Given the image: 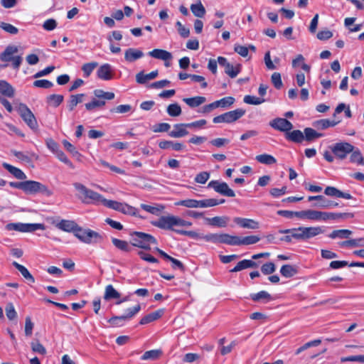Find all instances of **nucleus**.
<instances>
[{
  "mask_svg": "<svg viewBox=\"0 0 364 364\" xmlns=\"http://www.w3.org/2000/svg\"><path fill=\"white\" fill-rule=\"evenodd\" d=\"M323 134L316 132L314 129L307 127L304 130V139L307 141H312L316 139L323 136Z\"/></svg>",
  "mask_w": 364,
  "mask_h": 364,
  "instance_id": "38",
  "label": "nucleus"
},
{
  "mask_svg": "<svg viewBox=\"0 0 364 364\" xmlns=\"http://www.w3.org/2000/svg\"><path fill=\"white\" fill-rule=\"evenodd\" d=\"M148 54L152 58L163 60L165 61H167L172 58V55L171 53L162 49H154L153 50L149 52Z\"/></svg>",
  "mask_w": 364,
  "mask_h": 364,
  "instance_id": "22",
  "label": "nucleus"
},
{
  "mask_svg": "<svg viewBox=\"0 0 364 364\" xmlns=\"http://www.w3.org/2000/svg\"><path fill=\"white\" fill-rule=\"evenodd\" d=\"M141 208L145 211L154 215H158L164 209V206L162 205L151 206L143 203L141 204Z\"/></svg>",
  "mask_w": 364,
  "mask_h": 364,
  "instance_id": "57",
  "label": "nucleus"
},
{
  "mask_svg": "<svg viewBox=\"0 0 364 364\" xmlns=\"http://www.w3.org/2000/svg\"><path fill=\"white\" fill-rule=\"evenodd\" d=\"M341 363L345 362H360L364 363V355H350L347 357H342L341 358Z\"/></svg>",
  "mask_w": 364,
  "mask_h": 364,
  "instance_id": "63",
  "label": "nucleus"
},
{
  "mask_svg": "<svg viewBox=\"0 0 364 364\" xmlns=\"http://www.w3.org/2000/svg\"><path fill=\"white\" fill-rule=\"evenodd\" d=\"M235 100L233 97H225L219 100L215 101L217 107L228 108L232 106Z\"/></svg>",
  "mask_w": 364,
  "mask_h": 364,
  "instance_id": "50",
  "label": "nucleus"
},
{
  "mask_svg": "<svg viewBox=\"0 0 364 364\" xmlns=\"http://www.w3.org/2000/svg\"><path fill=\"white\" fill-rule=\"evenodd\" d=\"M309 201L316 200V203H314V206L319 208H331L333 207H336L338 205V203L334 202L331 200L326 198L325 196L322 195L318 196H310L308 197Z\"/></svg>",
  "mask_w": 364,
  "mask_h": 364,
  "instance_id": "11",
  "label": "nucleus"
},
{
  "mask_svg": "<svg viewBox=\"0 0 364 364\" xmlns=\"http://www.w3.org/2000/svg\"><path fill=\"white\" fill-rule=\"evenodd\" d=\"M250 296L251 299L255 301H258L261 299L270 300L272 299L271 295L265 291H261L257 294H251Z\"/></svg>",
  "mask_w": 364,
  "mask_h": 364,
  "instance_id": "61",
  "label": "nucleus"
},
{
  "mask_svg": "<svg viewBox=\"0 0 364 364\" xmlns=\"http://www.w3.org/2000/svg\"><path fill=\"white\" fill-rule=\"evenodd\" d=\"M32 350L35 353L45 355L46 353V348L38 341L31 342V343Z\"/></svg>",
  "mask_w": 364,
  "mask_h": 364,
  "instance_id": "64",
  "label": "nucleus"
},
{
  "mask_svg": "<svg viewBox=\"0 0 364 364\" xmlns=\"http://www.w3.org/2000/svg\"><path fill=\"white\" fill-rule=\"evenodd\" d=\"M120 297V294L113 287L112 285L109 284L105 287L104 299L109 301L111 299H116Z\"/></svg>",
  "mask_w": 364,
  "mask_h": 364,
  "instance_id": "35",
  "label": "nucleus"
},
{
  "mask_svg": "<svg viewBox=\"0 0 364 364\" xmlns=\"http://www.w3.org/2000/svg\"><path fill=\"white\" fill-rule=\"evenodd\" d=\"M321 343V341L320 339H316V340H314V341H309V342H307L306 343H305L304 345H303L302 346H301L300 348H299L296 352H295V354L296 355H299V353H301L302 351L308 349L309 348H311V347H313V346H318L320 343Z\"/></svg>",
  "mask_w": 364,
  "mask_h": 364,
  "instance_id": "60",
  "label": "nucleus"
},
{
  "mask_svg": "<svg viewBox=\"0 0 364 364\" xmlns=\"http://www.w3.org/2000/svg\"><path fill=\"white\" fill-rule=\"evenodd\" d=\"M102 240V236L100 235L98 232L92 230L90 229H87V232L86 233V238L84 243L92 244L100 242Z\"/></svg>",
  "mask_w": 364,
  "mask_h": 364,
  "instance_id": "29",
  "label": "nucleus"
},
{
  "mask_svg": "<svg viewBox=\"0 0 364 364\" xmlns=\"http://www.w3.org/2000/svg\"><path fill=\"white\" fill-rule=\"evenodd\" d=\"M324 193L328 196L342 198L345 199H352L353 196L348 193H343L333 186H327L324 190Z\"/></svg>",
  "mask_w": 364,
  "mask_h": 364,
  "instance_id": "16",
  "label": "nucleus"
},
{
  "mask_svg": "<svg viewBox=\"0 0 364 364\" xmlns=\"http://www.w3.org/2000/svg\"><path fill=\"white\" fill-rule=\"evenodd\" d=\"M338 245L341 247H364V238L351 239L338 242Z\"/></svg>",
  "mask_w": 364,
  "mask_h": 364,
  "instance_id": "37",
  "label": "nucleus"
},
{
  "mask_svg": "<svg viewBox=\"0 0 364 364\" xmlns=\"http://www.w3.org/2000/svg\"><path fill=\"white\" fill-rule=\"evenodd\" d=\"M55 226L63 231L68 232H72L75 234L78 225L73 220H61Z\"/></svg>",
  "mask_w": 364,
  "mask_h": 364,
  "instance_id": "17",
  "label": "nucleus"
},
{
  "mask_svg": "<svg viewBox=\"0 0 364 364\" xmlns=\"http://www.w3.org/2000/svg\"><path fill=\"white\" fill-rule=\"evenodd\" d=\"M246 111L243 109H236L215 117L213 119V123H232L241 118Z\"/></svg>",
  "mask_w": 364,
  "mask_h": 364,
  "instance_id": "7",
  "label": "nucleus"
},
{
  "mask_svg": "<svg viewBox=\"0 0 364 364\" xmlns=\"http://www.w3.org/2000/svg\"><path fill=\"white\" fill-rule=\"evenodd\" d=\"M241 65L237 64L235 67L229 63L225 68V73L231 78L235 77L240 72Z\"/></svg>",
  "mask_w": 364,
  "mask_h": 364,
  "instance_id": "48",
  "label": "nucleus"
},
{
  "mask_svg": "<svg viewBox=\"0 0 364 364\" xmlns=\"http://www.w3.org/2000/svg\"><path fill=\"white\" fill-rule=\"evenodd\" d=\"M208 188H213L215 192L225 196L234 197L235 196V192L229 188L225 182L211 181L208 184Z\"/></svg>",
  "mask_w": 364,
  "mask_h": 364,
  "instance_id": "10",
  "label": "nucleus"
},
{
  "mask_svg": "<svg viewBox=\"0 0 364 364\" xmlns=\"http://www.w3.org/2000/svg\"><path fill=\"white\" fill-rule=\"evenodd\" d=\"M112 242L113 245L120 250L124 252H130L132 250L131 246L125 240H122L117 238H112Z\"/></svg>",
  "mask_w": 364,
  "mask_h": 364,
  "instance_id": "45",
  "label": "nucleus"
},
{
  "mask_svg": "<svg viewBox=\"0 0 364 364\" xmlns=\"http://www.w3.org/2000/svg\"><path fill=\"white\" fill-rule=\"evenodd\" d=\"M12 264L21 272L22 276L27 280L33 283L35 282L34 277L31 274L29 271L23 265L16 262H14Z\"/></svg>",
  "mask_w": 364,
  "mask_h": 364,
  "instance_id": "42",
  "label": "nucleus"
},
{
  "mask_svg": "<svg viewBox=\"0 0 364 364\" xmlns=\"http://www.w3.org/2000/svg\"><path fill=\"white\" fill-rule=\"evenodd\" d=\"M255 159L258 162L266 165H271L277 162L274 156L267 154L257 155Z\"/></svg>",
  "mask_w": 364,
  "mask_h": 364,
  "instance_id": "44",
  "label": "nucleus"
},
{
  "mask_svg": "<svg viewBox=\"0 0 364 364\" xmlns=\"http://www.w3.org/2000/svg\"><path fill=\"white\" fill-rule=\"evenodd\" d=\"M199 200L195 199L181 200L175 203L176 205H182L190 208H199Z\"/></svg>",
  "mask_w": 364,
  "mask_h": 364,
  "instance_id": "51",
  "label": "nucleus"
},
{
  "mask_svg": "<svg viewBox=\"0 0 364 364\" xmlns=\"http://www.w3.org/2000/svg\"><path fill=\"white\" fill-rule=\"evenodd\" d=\"M280 273L283 277L289 278L294 276L297 273V270L292 265L284 264L281 267Z\"/></svg>",
  "mask_w": 364,
  "mask_h": 364,
  "instance_id": "43",
  "label": "nucleus"
},
{
  "mask_svg": "<svg viewBox=\"0 0 364 364\" xmlns=\"http://www.w3.org/2000/svg\"><path fill=\"white\" fill-rule=\"evenodd\" d=\"M84 94L72 95L68 102V108L70 111H73L77 104L82 102Z\"/></svg>",
  "mask_w": 364,
  "mask_h": 364,
  "instance_id": "40",
  "label": "nucleus"
},
{
  "mask_svg": "<svg viewBox=\"0 0 364 364\" xmlns=\"http://www.w3.org/2000/svg\"><path fill=\"white\" fill-rule=\"evenodd\" d=\"M5 313L7 318L11 321L16 323L18 314L15 309V307L12 303H7L5 306Z\"/></svg>",
  "mask_w": 364,
  "mask_h": 364,
  "instance_id": "32",
  "label": "nucleus"
},
{
  "mask_svg": "<svg viewBox=\"0 0 364 364\" xmlns=\"http://www.w3.org/2000/svg\"><path fill=\"white\" fill-rule=\"evenodd\" d=\"M352 235V231L347 229L335 230L332 231L328 237L331 239L340 238L348 239Z\"/></svg>",
  "mask_w": 364,
  "mask_h": 364,
  "instance_id": "31",
  "label": "nucleus"
},
{
  "mask_svg": "<svg viewBox=\"0 0 364 364\" xmlns=\"http://www.w3.org/2000/svg\"><path fill=\"white\" fill-rule=\"evenodd\" d=\"M354 214L351 213H328V220H338L352 218Z\"/></svg>",
  "mask_w": 364,
  "mask_h": 364,
  "instance_id": "41",
  "label": "nucleus"
},
{
  "mask_svg": "<svg viewBox=\"0 0 364 364\" xmlns=\"http://www.w3.org/2000/svg\"><path fill=\"white\" fill-rule=\"evenodd\" d=\"M350 160L352 163H357L359 165L364 164V158L359 150L351 152Z\"/></svg>",
  "mask_w": 364,
  "mask_h": 364,
  "instance_id": "58",
  "label": "nucleus"
},
{
  "mask_svg": "<svg viewBox=\"0 0 364 364\" xmlns=\"http://www.w3.org/2000/svg\"><path fill=\"white\" fill-rule=\"evenodd\" d=\"M237 237L238 236L230 235L226 233L219 234V243L228 245H237Z\"/></svg>",
  "mask_w": 364,
  "mask_h": 364,
  "instance_id": "33",
  "label": "nucleus"
},
{
  "mask_svg": "<svg viewBox=\"0 0 364 364\" xmlns=\"http://www.w3.org/2000/svg\"><path fill=\"white\" fill-rule=\"evenodd\" d=\"M294 239L297 240H307L323 232L321 227H299L296 228Z\"/></svg>",
  "mask_w": 364,
  "mask_h": 364,
  "instance_id": "5",
  "label": "nucleus"
},
{
  "mask_svg": "<svg viewBox=\"0 0 364 364\" xmlns=\"http://www.w3.org/2000/svg\"><path fill=\"white\" fill-rule=\"evenodd\" d=\"M46 227L42 223H24V232H33L37 230H44Z\"/></svg>",
  "mask_w": 364,
  "mask_h": 364,
  "instance_id": "53",
  "label": "nucleus"
},
{
  "mask_svg": "<svg viewBox=\"0 0 364 364\" xmlns=\"http://www.w3.org/2000/svg\"><path fill=\"white\" fill-rule=\"evenodd\" d=\"M73 186L80 193L79 198L82 203L87 204H103V200H105V198L100 193L87 188L85 186L80 183H75Z\"/></svg>",
  "mask_w": 364,
  "mask_h": 364,
  "instance_id": "2",
  "label": "nucleus"
},
{
  "mask_svg": "<svg viewBox=\"0 0 364 364\" xmlns=\"http://www.w3.org/2000/svg\"><path fill=\"white\" fill-rule=\"evenodd\" d=\"M311 220L326 221L328 220V212L311 210Z\"/></svg>",
  "mask_w": 364,
  "mask_h": 364,
  "instance_id": "49",
  "label": "nucleus"
},
{
  "mask_svg": "<svg viewBox=\"0 0 364 364\" xmlns=\"http://www.w3.org/2000/svg\"><path fill=\"white\" fill-rule=\"evenodd\" d=\"M332 153L338 159L343 160L353 152L354 146L348 142H338L331 146Z\"/></svg>",
  "mask_w": 364,
  "mask_h": 364,
  "instance_id": "9",
  "label": "nucleus"
},
{
  "mask_svg": "<svg viewBox=\"0 0 364 364\" xmlns=\"http://www.w3.org/2000/svg\"><path fill=\"white\" fill-rule=\"evenodd\" d=\"M23 191L27 194H36L37 193H42L46 196H50L52 192L47 186L35 181H23Z\"/></svg>",
  "mask_w": 364,
  "mask_h": 364,
  "instance_id": "8",
  "label": "nucleus"
},
{
  "mask_svg": "<svg viewBox=\"0 0 364 364\" xmlns=\"http://www.w3.org/2000/svg\"><path fill=\"white\" fill-rule=\"evenodd\" d=\"M63 95L53 94L46 97V102L51 107H58L63 102Z\"/></svg>",
  "mask_w": 364,
  "mask_h": 364,
  "instance_id": "36",
  "label": "nucleus"
},
{
  "mask_svg": "<svg viewBox=\"0 0 364 364\" xmlns=\"http://www.w3.org/2000/svg\"><path fill=\"white\" fill-rule=\"evenodd\" d=\"M206 220L210 225L224 228L227 226L229 219L227 217L215 216L212 218H206Z\"/></svg>",
  "mask_w": 364,
  "mask_h": 364,
  "instance_id": "30",
  "label": "nucleus"
},
{
  "mask_svg": "<svg viewBox=\"0 0 364 364\" xmlns=\"http://www.w3.org/2000/svg\"><path fill=\"white\" fill-rule=\"evenodd\" d=\"M162 354L161 350H151L146 351L141 356V360H157Z\"/></svg>",
  "mask_w": 364,
  "mask_h": 364,
  "instance_id": "47",
  "label": "nucleus"
},
{
  "mask_svg": "<svg viewBox=\"0 0 364 364\" xmlns=\"http://www.w3.org/2000/svg\"><path fill=\"white\" fill-rule=\"evenodd\" d=\"M183 101L191 108H195L205 102L206 98L203 96H196L193 97L183 98Z\"/></svg>",
  "mask_w": 364,
  "mask_h": 364,
  "instance_id": "24",
  "label": "nucleus"
},
{
  "mask_svg": "<svg viewBox=\"0 0 364 364\" xmlns=\"http://www.w3.org/2000/svg\"><path fill=\"white\" fill-rule=\"evenodd\" d=\"M260 237L257 235H250L244 237H237V245H249L258 242Z\"/></svg>",
  "mask_w": 364,
  "mask_h": 364,
  "instance_id": "34",
  "label": "nucleus"
},
{
  "mask_svg": "<svg viewBox=\"0 0 364 364\" xmlns=\"http://www.w3.org/2000/svg\"><path fill=\"white\" fill-rule=\"evenodd\" d=\"M159 146L162 149H168L171 148L175 151H180L184 148V145L181 143L166 140L160 141L159 143Z\"/></svg>",
  "mask_w": 364,
  "mask_h": 364,
  "instance_id": "27",
  "label": "nucleus"
},
{
  "mask_svg": "<svg viewBox=\"0 0 364 364\" xmlns=\"http://www.w3.org/2000/svg\"><path fill=\"white\" fill-rule=\"evenodd\" d=\"M97 66L98 63L97 62H91L84 64L82 66L84 77H88Z\"/></svg>",
  "mask_w": 364,
  "mask_h": 364,
  "instance_id": "52",
  "label": "nucleus"
},
{
  "mask_svg": "<svg viewBox=\"0 0 364 364\" xmlns=\"http://www.w3.org/2000/svg\"><path fill=\"white\" fill-rule=\"evenodd\" d=\"M166 111L171 117H178L181 114V108L177 103L169 105Z\"/></svg>",
  "mask_w": 364,
  "mask_h": 364,
  "instance_id": "55",
  "label": "nucleus"
},
{
  "mask_svg": "<svg viewBox=\"0 0 364 364\" xmlns=\"http://www.w3.org/2000/svg\"><path fill=\"white\" fill-rule=\"evenodd\" d=\"M191 10L193 15L198 18H202L205 14V7L203 6L200 1H198L196 4H191Z\"/></svg>",
  "mask_w": 364,
  "mask_h": 364,
  "instance_id": "39",
  "label": "nucleus"
},
{
  "mask_svg": "<svg viewBox=\"0 0 364 364\" xmlns=\"http://www.w3.org/2000/svg\"><path fill=\"white\" fill-rule=\"evenodd\" d=\"M234 222L239 226L243 228L247 229H258L259 228V223L249 218H235Z\"/></svg>",
  "mask_w": 364,
  "mask_h": 364,
  "instance_id": "15",
  "label": "nucleus"
},
{
  "mask_svg": "<svg viewBox=\"0 0 364 364\" xmlns=\"http://www.w3.org/2000/svg\"><path fill=\"white\" fill-rule=\"evenodd\" d=\"M17 112L24 122L31 129L36 130L38 129V125L36 117L26 105L23 103L19 104L18 107H17Z\"/></svg>",
  "mask_w": 364,
  "mask_h": 364,
  "instance_id": "6",
  "label": "nucleus"
},
{
  "mask_svg": "<svg viewBox=\"0 0 364 364\" xmlns=\"http://www.w3.org/2000/svg\"><path fill=\"white\" fill-rule=\"evenodd\" d=\"M257 266V263L253 260L243 259L240 261L233 269L230 270V272H237L248 268H256Z\"/></svg>",
  "mask_w": 364,
  "mask_h": 364,
  "instance_id": "19",
  "label": "nucleus"
},
{
  "mask_svg": "<svg viewBox=\"0 0 364 364\" xmlns=\"http://www.w3.org/2000/svg\"><path fill=\"white\" fill-rule=\"evenodd\" d=\"M105 103H106L105 101L103 100H100V99L97 100L96 98H94L92 100V102L86 103L85 105V106L87 110L91 111L97 107H103L105 105Z\"/></svg>",
  "mask_w": 364,
  "mask_h": 364,
  "instance_id": "54",
  "label": "nucleus"
},
{
  "mask_svg": "<svg viewBox=\"0 0 364 364\" xmlns=\"http://www.w3.org/2000/svg\"><path fill=\"white\" fill-rule=\"evenodd\" d=\"M18 48L16 46H8L4 51L0 54V60L2 62H12V66L14 69H18L21 63L22 58L20 55L13 56L14 54L17 53Z\"/></svg>",
  "mask_w": 364,
  "mask_h": 364,
  "instance_id": "4",
  "label": "nucleus"
},
{
  "mask_svg": "<svg viewBox=\"0 0 364 364\" xmlns=\"http://www.w3.org/2000/svg\"><path fill=\"white\" fill-rule=\"evenodd\" d=\"M122 203H119V202H117L115 200H107L105 198V200H103L102 205H104L105 206H106L109 208H112L113 210L120 212Z\"/></svg>",
  "mask_w": 364,
  "mask_h": 364,
  "instance_id": "59",
  "label": "nucleus"
},
{
  "mask_svg": "<svg viewBox=\"0 0 364 364\" xmlns=\"http://www.w3.org/2000/svg\"><path fill=\"white\" fill-rule=\"evenodd\" d=\"M131 243L133 246L144 250H150L151 245H156V238L150 234L142 232H132L130 233Z\"/></svg>",
  "mask_w": 364,
  "mask_h": 364,
  "instance_id": "3",
  "label": "nucleus"
},
{
  "mask_svg": "<svg viewBox=\"0 0 364 364\" xmlns=\"http://www.w3.org/2000/svg\"><path fill=\"white\" fill-rule=\"evenodd\" d=\"M269 125L276 130L286 133L293 129L292 123L284 118H275L269 122Z\"/></svg>",
  "mask_w": 364,
  "mask_h": 364,
  "instance_id": "12",
  "label": "nucleus"
},
{
  "mask_svg": "<svg viewBox=\"0 0 364 364\" xmlns=\"http://www.w3.org/2000/svg\"><path fill=\"white\" fill-rule=\"evenodd\" d=\"M338 122H334V121H331L329 119H320V120L316 121L314 123V126L318 129H325L330 127H334Z\"/></svg>",
  "mask_w": 364,
  "mask_h": 364,
  "instance_id": "46",
  "label": "nucleus"
},
{
  "mask_svg": "<svg viewBox=\"0 0 364 364\" xmlns=\"http://www.w3.org/2000/svg\"><path fill=\"white\" fill-rule=\"evenodd\" d=\"M243 101L245 103L248 105H258L263 103L265 100L264 99L257 97L255 96L245 95L244 97Z\"/></svg>",
  "mask_w": 364,
  "mask_h": 364,
  "instance_id": "56",
  "label": "nucleus"
},
{
  "mask_svg": "<svg viewBox=\"0 0 364 364\" xmlns=\"http://www.w3.org/2000/svg\"><path fill=\"white\" fill-rule=\"evenodd\" d=\"M163 314H164L163 309H159L154 312L150 313V314L146 315L145 316L142 317L139 321V323L141 325L149 323L154 321L157 320L158 318H159L163 315Z\"/></svg>",
  "mask_w": 364,
  "mask_h": 364,
  "instance_id": "23",
  "label": "nucleus"
},
{
  "mask_svg": "<svg viewBox=\"0 0 364 364\" xmlns=\"http://www.w3.org/2000/svg\"><path fill=\"white\" fill-rule=\"evenodd\" d=\"M112 72L113 70L112 66L108 63H105L99 68L97 72V77L101 80H109L113 77Z\"/></svg>",
  "mask_w": 364,
  "mask_h": 364,
  "instance_id": "14",
  "label": "nucleus"
},
{
  "mask_svg": "<svg viewBox=\"0 0 364 364\" xmlns=\"http://www.w3.org/2000/svg\"><path fill=\"white\" fill-rule=\"evenodd\" d=\"M158 74V70H154L149 74H145L143 71H141L136 75V81L139 84H145L147 81L156 78Z\"/></svg>",
  "mask_w": 364,
  "mask_h": 364,
  "instance_id": "21",
  "label": "nucleus"
},
{
  "mask_svg": "<svg viewBox=\"0 0 364 364\" xmlns=\"http://www.w3.org/2000/svg\"><path fill=\"white\" fill-rule=\"evenodd\" d=\"M14 87L6 80H0V93L8 97L14 96Z\"/></svg>",
  "mask_w": 364,
  "mask_h": 364,
  "instance_id": "26",
  "label": "nucleus"
},
{
  "mask_svg": "<svg viewBox=\"0 0 364 364\" xmlns=\"http://www.w3.org/2000/svg\"><path fill=\"white\" fill-rule=\"evenodd\" d=\"M285 136L287 140L295 143H301L304 140V133L300 130L289 131Z\"/></svg>",
  "mask_w": 364,
  "mask_h": 364,
  "instance_id": "25",
  "label": "nucleus"
},
{
  "mask_svg": "<svg viewBox=\"0 0 364 364\" xmlns=\"http://www.w3.org/2000/svg\"><path fill=\"white\" fill-rule=\"evenodd\" d=\"M186 124H176L173 127L174 129L169 132V136L173 138H181L188 134L186 130Z\"/></svg>",
  "mask_w": 364,
  "mask_h": 364,
  "instance_id": "20",
  "label": "nucleus"
},
{
  "mask_svg": "<svg viewBox=\"0 0 364 364\" xmlns=\"http://www.w3.org/2000/svg\"><path fill=\"white\" fill-rule=\"evenodd\" d=\"M151 224L160 229L172 230L194 239L201 238L203 236L194 231L176 229V227H190L192 225V223L172 215L161 216L157 220L153 221Z\"/></svg>",
  "mask_w": 364,
  "mask_h": 364,
  "instance_id": "1",
  "label": "nucleus"
},
{
  "mask_svg": "<svg viewBox=\"0 0 364 364\" xmlns=\"http://www.w3.org/2000/svg\"><path fill=\"white\" fill-rule=\"evenodd\" d=\"M141 309V306L139 304L136 305L132 309H127V314L124 316H113L109 319L108 322L110 323L112 326H119L120 325L117 321V320H127L129 318H132L135 314H136Z\"/></svg>",
  "mask_w": 364,
  "mask_h": 364,
  "instance_id": "13",
  "label": "nucleus"
},
{
  "mask_svg": "<svg viewBox=\"0 0 364 364\" xmlns=\"http://www.w3.org/2000/svg\"><path fill=\"white\" fill-rule=\"evenodd\" d=\"M144 56V53L136 48H128L124 53V59L129 63H132Z\"/></svg>",
  "mask_w": 364,
  "mask_h": 364,
  "instance_id": "18",
  "label": "nucleus"
},
{
  "mask_svg": "<svg viewBox=\"0 0 364 364\" xmlns=\"http://www.w3.org/2000/svg\"><path fill=\"white\" fill-rule=\"evenodd\" d=\"M276 270V266L273 262H267L261 267V271L264 274L268 275L274 273Z\"/></svg>",
  "mask_w": 364,
  "mask_h": 364,
  "instance_id": "62",
  "label": "nucleus"
},
{
  "mask_svg": "<svg viewBox=\"0 0 364 364\" xmlns=\"http://www.w3.org/2000/svg\"><path fill=\"white\" fill-rule=\"evenodd\" d=\"M3 166L16 178L20 180L26 178V175L21 169L7 163H4Z\"/></svg>",
  "mask_w": 364,
  "mask_h": 364,
  "instance_id": "28",
  "label": "nucleus"
}]
</instances>
